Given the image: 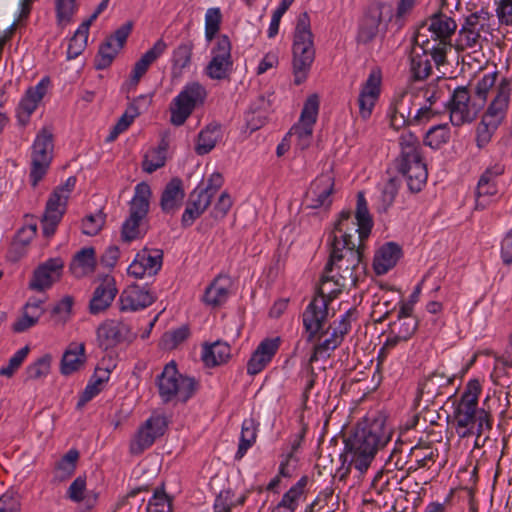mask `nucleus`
Segmentation results:
<instances>
[{
  "instance_id": "1",
  "label": "nucleus",
  "mask_w": 512,
  "mask_h": 512,
  "mask_svg": "<svg viewBox=\"0 0 512 512\" xmlns=\"http://www.w3.org/2000/svg\"><path fill=\"white\" fill-rule=\"evenodd\" d=\"M364 245H343L335 235L330 242V257L324 267L317 294L302 314L303 325L308 333V341L322 330L327 317L328 305L341 291L349 286H356L365 271L363 263Z\"/></svg>"
},
{
  "instance_id": "2",
  "label": "nucleus",
  "mask_w": 512,
  "mask_h": 512,
  "mask_svg": "<svg viewBox=\"0 0 512 512\" xmlns=\"http://www.w3.org/2000/svg\"><path fill=\"white\" fill-rule=\"evenodd\" d=\"M391 429L383 415L369 416L357 424L352 435L345 439L344 451L340 454L341 466L335 477L344 481L353 471L362 476L371 466L377 452L391 439Z\"/></svg>"
},
{
  "instance_id": "3",
  "label": "nucleus",
  "mask_w": 512,
  "mask_h": 512,
  "mask_svg": "<svg viewBox=\"0 0 512 512\" xmlns=\"http://www.w3.org/2000/svg\"><path fill=\"white\" fill-rule=\"evenodd\" d=\"M482 387L477 379L468 381L460 399L455 403L453 422L460 438L476 434L475 447H480V436L492 429L493 420L489 411L478 408Z\"/></svg>"
},
{
  "instance_id": "4",
  "label": "nucleus",
  "mask_w": 512,
  "mask_h": 512,
  "mask_svg": "<svg viewBox=\"0 0 512 512\" xmlns=\"http://www.w3.org/2000/svg\"><path fill=\"white\" fill-rule=\"evenodd\" d=\"M398 143L400 154L395 159L397 171L405 178L411 192H419L426 184L428 172L422 156V147L418 137L410 132L403 131Z\"/></svg>"
},
{
  "instance_id": "5",
  "label": "nucleus",
  "mask_w": 512,
  "mask_h": 512,
  "mask_svg": "<svg viewBox=\"0 0 512 512\" xmlns=\"http://www.w3.org/2000/svg\"><path fill=\"white\" fill-rule=\"evenodd\" d=\"M355 219L356 222L352 218L351 211H342L330 235L331 241L337 235L341 245L344 241L349 245H364V241L371 233L373 219L363 192L357 194Z\"/></svg>"
},
{
  "instance_id": "6",
  "label": "nucleus",
  "mask_w": 512,
  "mask_h": 512,
  "mask_svg": "<svg viewBox=\"0 0 512 512\" xmlns=\"http://www.w3.org/2000/svg\"><path fill=\"white\" fill-rule=\"evenodd\" d=\"M292 53L294 83L300 85L307 79L315 59L313 33L311 31L310 17L307 12H303L298 16L294 31Z\"/></svg>"
},
{
  "instance_id": "7",
  "label": "nucleus",
  "mask_w": 512,
  "mask_h": 512,
  "mask_svg": "<svg viewBox=\"0 0 512 512\" xmlns=\"http://www.w3.org/2000/svg\"><path fill=\"white\" fill-rule=\"evenodd\" d=\"M157 384L159 395L165 403L175 398L186 402L195 394L199 386L195 378L179 373L173 361L164 367L157 378Z\"/></svg>"
},
{
  "instance_id": "8",
  "label": "nucleus",
  "mask_w": 512,
  "mask_h": 512,
  "mask_svg": "<svg viewBox=\"0 0 512 512\" xmlns=\"http://www.w3.org/2000/svg\"><path fill=\"white\" fill-rule=\"evenodd\" d=\"M206 98L207 90L201 83H187L170 104V122L175 126L183 125L194 109L204 104Z\"/></svg>"
},
{
  "instance_id": "9",
  "label": "nucleus",
  "mask_w": 512,
  "mask_h": 512,
  "mask_svg": "<svg viewBox=\"0 0 512 512\" xmlns=\"http://www.w3.org/2000/svg\"><path fill=\"white\" fill-rule=\"evenodd\" d=\"M453 126L460 127L473 122L484 108L480 99L471 95L467 86L456 87L446 103Z\"/></svg>"
},
{
  "instance_id": "10",
  "label": "nucleus",
  "mask_w": 512,
  "mask_h": 512,
  "mask_svg": "<svg viewBox=\"0 0 512 512\" xmlns=\"http://www.w3.org/2000/svg\"><path fill=\"white\" fill-rule=\"evenodd\" d=\"M53 134L43 128L37 134L31 151L30 183L35 188L45 177L53 159Z\"/></svg>"
},
{
  "instance_id": "11",
  "label": "nucleus",
  "mask_w": 512,
  "mask_h": 512,
  "mask_svg": "<svg viewBox=\"0 0 512 512\" xmlns=\"http://www.w3.org/2000/svg\"><path fill=\"white\" fill-rule=\"evenodd\" d=\"M232 44L227 35H220L211 49V59L204 68V74L211 80H227L233 71Z\"/></svg>"
},
{
  "instance_id": "12",
  "label": "nucleus",
  "mask_w": 512,
  "mask_h": 512,
  "mask_svg": "<svg viewBox=\"0 0 512 512\" xmlns=\"http://www.w3.org/2000/svg\"><path fill=\"white\" fill-rule=\"evenodd\" d=\"M319 111V99L316 94L309 96L304 103L300 119L290 129V136L296 137V146L300 150L307 149L312 141L313 128Z\"/></svg>"
},
{
  "instance_id": "13",
  "label": "nucleus",
  "mask_w": 512,
  "mask_h": 512,
  "mask_svg": "<svg viewBox=\"0 0 512 512\" xmlns=\"http://www.w3.org/2000/svg\"><path fill=\"white\" fill-rule=\"evenodd\" d=\"M167 425L165 416L153 415L148 418L131 439L129 445L130 453L132 455H140L150 448L157 438L164 435Z\"/></svg>"
},
{
  "instance_id": "14",
  "label": "nucleus",
  "mask_w": 512,
  "mask_h": 512,
  "mask_svg": "<svg viewBox=\"0 0 512 512\" xmlns=\"http://www.w3.org/2000/svg\"><path fill=\"white\" fill-rule=\"evenodd\" d=\"M98 346L103 350L115 348L121 343L132 342L136 338L128 323L118 319L103 321L96 330Z\"/></svg>"
},
{
  "instance_id": "15",
  "label": "nucleus",
  "mask_w": 512,
  "mask_h": 512,
  "mask_svg": "<svg viewBox=\"0 0 512 512\" xmlns=\"http://www.w3.org/2000/svg\"><path fill=\"white\" fill-rule=\"evenodd\" d=\"M132 28V22H126L106 38V40L100 45L95 58L96 69L103 70L112 64L118 52L125 45Z\"/></svg>"
},
{
  "instance_id": "16",
  "label": "nucleus",
  "mask_w": 512,
  "mask_h": 512,
  "mask_svg": "<svg viewBox=\"0 0 512 512\" xmlns=\"http://www.w3.org/2000/svg\"><path fill=\"white\" fill-rule=\"evenodd\" d=\"M64 268V261L59 258H50L38 265L33 271L28 288L44 292L50 289L54 283L60 280Z\"/></svg>"
},
{
  "instance_id": "17",
  "label": "nucleus",
  "mask_w": 512,
  "mask_h": 512,
  "mask_svg": "<svg viewBox=\"0 0 512 512\" xmlns=\"http://www.w3.org/2000/svg\"><path fill=\"white\" fill-rule=\"evenodd\" d=\"M381 3L370 5L359 22L357 41L368 44L372 42L380 32L386 31V24L383 23V9Z\"/></svg>"
},
{
  "instance_id": "18",
  "label": "nucleus",
  "mask_w": 512,
  "mask_h": 512,
  "mask_svg": "<svg viewBox=\"0 0 512 512\" xmlns=\"http://www.w3.org/2000/svg\"><path fill=\"white\" fill-rule=\"evenodd\" d=\"M504 173V166L497 163L488 167L480 176L476 187V203L475 208L483 210L491 202V197L497 195L498 185L497 178Z\"/></svg>"
},
{
  "instance_id": "19",
  "label": "nucleus",
  "mask_w": 512,
  "mask_h": 512,
  "mask_svg": "<svg viewBox=\"0 0 512 512\" xmlns=\"http://www.w3.org/2000/svg\"><path fill=\"white\" fill-rule=\"evenodd\" d=\"M381 80V72L379 70H372L361 87L357 102L359 114L364 120L371 116L373 108L379 99Z\"/></svg>"
},
{
  "instance_id": "20",
  "label": "nucleus",
  "mask_w": 512,
  "mask_h": 512,
  "mask_svg": "<svg viewBox=\"0 0 512 512\" xmlns=\"http://www.w3.org/2000/svg\"><path fill=\"white\" fill-rule=\"evenodd\" d=\"M334 192V178L330 174H321L310 185L306 193V199L309 202L308 207L318 209L321 207L329 208L332 204V194Z\"/></svg>"
},
{
  "instance_id": "21",
  "label": "nucleus",
  "mask_w": 512,
  "mask_h": 512,
  "mask_svg": "<svg viewBox=\"0 0 512 512\" xmlns=\"http://www.w3.org/2000/svg\"><path fill=\"white\" fill-rule=\"evenodd\" d=\"M511 80L503 78L497 86L496 95L484 113V119L500 126L506 117L510 95Z\"/></svg>"
},
{
  "instance_id": "22",
  "label": "nucleus",
  "mask_w": 512,
  "mask_h": 512,
  "mask_svg": "<svg viewBox=\"0 0 512 512\" xmlns=\"http://www.w3.org/2000/svg\"><path fill=\"white\" fill-rule=\"evenodd\" d=\"M65 196L53 191L46 203L45 213L42 217V229L45 237H51L60 223L67 206Z\"/></svg>"
},
{
  "instance_id": "23",
  "label": "nucleus",
  "mask_w": 512,
  "mask_h": 512,
  "mask_svg": "<svg viewBox=\"0 0 512 512\" xmlns=\"http://www.w3.org/2000/svg\"><path fill=\"white\" fill-rule=\"evenodd\" d=\"M117 292L114 277L109 274L102 276L89 302L90 313L96 315L105 311L113 302Z\"/></svg>"
},
{
  "instance_id": "24",
  "label": "nucleus",
  "mask_w": 512,
  "mask_h": 512,
  "mask_svg": "<svg viewBox=\"0 0 512 512\" xmlns=\"http://www.w3.org/2000/svg\"><path fill=\"white\" fill-rule=\"evenodd\" d=\"M155 300L156 297L147 287L131 284L120 295V309L121 311H138L150 306Z\"/></svg>"
},
{
  "instance_id": "25",
  "label": "nucleus",
  "mask_w": 512,
  "mask_h": 512,
  "mask_svg": "<svg viewBox=\"0 0 512 512\" xmlns=\"http://www.w3.org/2000/svg\"><path fill=\"white\" fill-rule=\"evenodd\" d=\"M280 338H266L260 342L247 363V373H260L272 360L279 349Z\"/></svg>"
},
{
  "instance_id": "26",
  "label": "nucleus",
  "mask_w": 512,
  "mask_h": 512,
  "mask_svg": "<svg viewBox=\"0 0 512 512\" xmlns=\"http://www.w3.org/2000/svg\"><path fill=\"white\" fill-rule=\"evenodd\" d=\"M49 84V78L45 77L36 86L27 89L17 109V117L22 124H26L29 121L30 116L45 96Z\"/></svg>"
},
{
  "instance_id": "27",
  "label": "nucleus",
  "mask_w": 512,
  "mask_h": 512,
  "mask_svg": "<svg viewBox=\"0 0 512 512\" xmlns=\"http://www.w3.org/2000/svg\"><path fill=\"white\" fill-rule=\"evenodd\" d=\"M223 177L220 173L211 174L205 186H197L189 196V202L192 203L200 212L204 213L210 206L212 198L216 195L223 185Z\"/></svg>"
},
{
  "instance_id": "28",
  "label": "nucleus",
  "mask_w": 512,
  "mask_h": 512,
  "mask_svg": "<svg viewBox=\"0 0 512 512\" xmlns=\"http://www.w3.org/2000/svg\"><path fill=\"white\" fill-rule=\"evenodd\" d=\"M417 98L418 95L413 93H404L395 101L390 116V124L394 129L398 130L407 124H413L412 107L416 105Z\"/></svg>"
},
{
  "instance_id": "29",
  "label": "nucleus",
  "mask_w": 512,
  "mask_h": 512,
  "mask_svg": "<svg viewBox=\"0 0 512 512\" xmlns=\"http://www.w3.org/2000/svg\"><path fill=\"white\" fill-rule=\"evenodd\" d=\"M402 255L401 247L394 243L388 242L381 246L375 253L373 260V268L377 275H384L392 269Z\"/></svg>"
},
{
  "instance_id": "30",
  "label": "nucleus",
  "mask_w": 512,
  "mask_h": 512,
  "mask_svg": "<svg viewBox=\"0 0 512 512\" xmlns=\"http://www.w3.org/2000/svg\"><path fill=\"white\" fill-rule=\"evenodd\" d=\"M185 197L183 189V182L180 178H172L165 186L161 199L160 206L164 213L174 214Z\"/></svg>"
},
{
  "instance_id": "31",
  "label": "nucleus",
  "mask_w": 512,
  "mask_h": 512,
  "mask_svg": "<svg viewBox=\"0 0 512 512\" xmlns=\"http://www.w3.org/2000/svg\"><path fill=\"white\" fill-rule=\"evenodd\" d=\"M167 49V44L162 38L158 39L152 48L146 51L134 64L131 73V82L137 85L140 79L146 74L150 65L153 64Z\"/></svg>"
},
{
  "instance_id": "32",
  "label": "nucleus",
  "mask_w": 512,
  "mask_h": 512,
  "mask_svg": "<svg viewBox=\"0 0 512 512\" xmlns=\"http://www.w3.org/2000/svg\"><path fill=\"white\" fill-rule=\"evenodd\" d=\"M86 362L85 344L72 342L65 350L60 365L63 375H70L78 371Z\"/></svg>"
},
{
  "instance_id": "33",
  "label": "nucleus",
  "mask_w": 512,
  "mask_h": 512,
  "mask_svg": "<svg viewBox=\"0 0 512 512\" xmlns=\"http://www.w3.org/2000/svg\"><path fill=\"white\" fill-rule=\"evenodd\" d=\"M404 465L405 462L400 460L396 451H393L388 461L386 462V469L375 476L373 480V486L376 488L380 484V489L382 491L386 486L390 484L391 480H394L397 484L401 483L408 476V472L398 476V474L394 472V469L403 470Z\"/></svg>"
},
{
  "instance_id": "34",
  "label": "nucleus",
  "mask_w": 512,
  "mask_h": 512,
  "mask_svg": "<svg viewBox=\"0 0 512 512\" xmlns=\"http://www.w3.org/2000/svg\"><path fill=\"white\" fill-rule=\"evenodd\" d=\"M231 357V347L228 343L216 341L203 345L202 361L207 367H215L226 363Z\"/></svg>"
},
{
  "instance_id": "35",
  "label": "nucleus",
  "mask_w": 512,
  "mask_h": 512,
  "mask_svg": "<svg viewBox=\"0 0 512 512\" xmlns=\"http://www.w3.org/2000/svg\"><path fill=\"white\" fill-rule=\"evenodd\" d=\"M96 267V255L93 247H85L78 251L71 264L70 270L77 278L93 273Z\"/></svg>"
},
{
  "instance_id": "36",
  "label": "nucleus",
  "mask_w": 512,
  "mask_h": 512,
  "mask_svg": "<svg viewBox=\"0 0 512 512\" xmlns=\"http://www.w3.org/2000/svg\"><path fill=\"white\" fill-rule=\"evenodd\" d=\"M78 459L79 452L76 449H70L64 456H62L55 465L51 483L57 485L71 478L75 473Z\"/></svg>"
},
{
  "instance_id": "37",
  "label": "nucleus",
  "mask_w": 512,
  "mask_h": 512,
  "mask_svg": "<svg viewBox=\"0 0 512 512\" xmlns=\"http://www.w3.org/2000/svg\"><path fill=\"white\" fill-rule=\"evenodd\" d=\"M229 279L218 276L206 288L203 301L206 305L218 307L225 303L229 297Z\"/></svg>"
},
{
  "instance_id": "38",
  "label": "nucleus",
  "mask_w": 512,
  "mask_h": 512,
  "mask_svg": "<svg viewBox=\"0 0 512 512\" xmlns=\"http://www.w3.org/2000/svg\"><path fill=\"white\" fill-rule=\"evenodd\" d=\"M221 138V126L217 123H210L203 128L197 137L194 150L197 155H206L211 152Z\"/></svg>"
},
{
  "instance_id": "39",
  "label": "nucleus",
  "mask_w": 512,
  "mask_h": 512,
  "mask_svg": "<svg viewBox=\"0 0 512 512\" xmlns=\"http://www.w3.org/2000/svg\"><path fill=\"white\" fill-rule=\"evenodd\" d=\"M151 197V188L145 183L141 182L136 185L134 196L130 202V215L144 219L149 212Z\"/></svg>"
},
{
  "instance_id": "40",
  "label": "nucleus",
  "mask_w": 512,
  "mask_h": 512,
  "mask_svg": "<svg viewBox=\"0 0 512 512\" xmlns=\"http://www.w3.org/2000/svg\"><path fill=\"white\" fill-rule=\"evenodd\" d=\"M456 28L455 20L442 13L435 14L430 20L429 30L435 35V41L450 42V38Z\"/></svg>"
},
{
  "instance_id": "41",
  "label": "nucleus",
  "mask_w": 512,
  "mask_h": 512,
  "mask_svg": "<svg viewBox=\"0 0 512 512\" xmlns=\"http://www.w3.org/2000/svg\"><path fill=\"white\" fill-rule=\"evenodd\" d=\"M258 424L253 418H247L242 423L240 441L235 458L241 459L247 450L256 442Z\"/></svg>"
},
{
  "instance_id": "42",
  "label": "nucleus",
  "mask_w": 512,
  "mask_h": 512,
  "mask_svg": "<svg viewBox=\"0 0 512 512\" xmlns=\"http://www.w3.org/2000/svg\"><path fill=\"white\" fill-rule=\"evenodd\" d=\"M136 259L144 270H146V275L153 277L155 276L162 267L163 262V252L159 249L148 250L143 249L142 251L136 254Z\"/></svg>"
},
{
  "instance_id": "43",
  "label": "nucleus",
  "mask_w": 512,
  "mask_h": 512,
  "mask_svg": "<svg viewBox=\"0 0 512 512\" xmlns=\"http://www.w3.org/2000/svg\"><path fill=\"white\" fill-rule=\"evenodd\" d=\"M37 224L29 223L21 227L11 244V252L16 253L17 258L21 257L25 248L30 244L32 239L36 236Z\"/></svg>"
},
{
  "instance_id": "44",
  "label": "nucleus",
  "mask_w": 512,
  "mask_h": 512,
  "mask_svg": "<svg viewBox=\"0 0 512 512\" xmlns=\"http://www.w3.org/2000/svg\"><path fill=\"white\" fill-rule=\"evenodd\" d=\"M194 43L191 40L181 42L173 51L172 63L173 69L178 70V74L189 67L192 60Z\"/></svg>"
},
{
  "instance_id": "45",
  "label": "nucleus",
  "mask_w": 512,
  "mask_h": 512,
  "mask_svg": "<svg viewBox=\"0 0 512 512\" xmlns=\"http://www.w3.org/2000/svg\"><path fill=\"white\" fill-rule=\"evenodd\" d=\"M167 144L163 141L157 148L149 150L142 163L143 170L147 173H153L163 167L166 163Z\"/></svg>"
},
{
  "instance_id": "46",
  "label": "nucleus",
  "mask_w": 512,
  "mask_h": 512,
  "mask_svg": "<svg viewBox=\"0 0 512 512\" xmlns=\"http://www.w3.org/2000/svg\"><path fill=\"white\" fill-rule=\"evenodd\" d=\"M449 138L450 130L447 124L435 125L426 132L424 144L433 149H438L447 143Z\"/></svg>"
},
{
  "instance_id": "47",
  "label": "nucleus",
  "mask_w": 512,
  "mask_h": 512,
  "mask_svg": "<svg viewBox=\"0 0 512 512\" xmlns=\"http://www.w3.org/2000/svg\"><path fill=\"white\" fill-rule=\"evenodd\" d=\"M432 71V65L427 55L419 54L416 49L412 51L411 55V72L416 80H423L427 78Z\"/></svg>"
},
{
  "instance_id": "48",
  "label": "nucleus",
  "mask_w": 512,
  "mask_h": 512,
  "mask_svg": "<svg viewBox=\"0 0 512 512\" xmlns=\"http://www.w3.org/2000/svg\"><path fill=\"white\" fill-rule=\"evenodd\" d=\"M418 328L416 317L398 318L390 324L391 334H398L399 339H410Z\"/></svg>"
},
{
  "instance_id": "49",
  "label": "nucleus",
  "mask_w": 512,
  "mask_h": 512,
  "mask_svg": "<svg viewBox=\"0 0 512 512\" xmlns=\"http://www.w3.org/2000/svg\"><path fill=\"white\" fill-rule=\"evenodd\" d=\"M51 356L44 355L27 366L24 381L38 380L46 377L50 372Z\"/></svg>"
},
{
  "instance_id": "50",
  "label": "nucleus",
  "mask_w": 512,
  "mask_h": 512,
  "mask_svg": "<svg viewBox=\"0 0 512 512\" xmlns=\"http://www.w3.org/2000/svg\"><path fill=\"white\" fill-rule=\"evenodd\" d=\"M73 304V297L68 295L55 304L50 313L55 325H64L69 320Z\"/></svg>"
},
{
  "instance_id": "51",
  "label": "nucleus",
  "mask_w": 512,
  "mask_h": 512,
  "mask_svg": "<svg viewBox=\"0 0 512 512\" xmlns=\"http://www.w3.org/2000/svg\"><path fill=\"white\" fill-rule=\"evenodd\" d=\"M307 484V478L302 477L295 485H293L282 497L278 505L283 507H289L292 512L298 506L299 499L304 493V488Z\"/></svg>"
},
{
  "instance_id": "52",
  "label": "nucleus",
  "mask_w": 512,
  "mask_h": 512,
  "mask_svg": "<svg viewBox=\"0 0 512 512\" xmlns=\"http://www.w3.org/2000/svg\"><path fill=\"white\" fill-rule=\"evenodd\" d=\"M452 383V378L444 373H439L438 371H434L430 375H428L424 381L419 383V393L423 394L433 393L434 389L447 386Z\"/></svg>"
},
{
  "instance_id": "53",
  "label": "nucleus",
  "mask_w": 512,
  "mask_h": 512,
  "mask_svg": "<svg viewBox=\"0 0 512 512\" xmlns=\"http://www.w3.org/2000/svg\"><path fill=\"white\" fill-rule=\"evenodd\" d=\"M410 456L415 459L417 464L414 469L424 468L428 466V462H434L435 450L429 444H417L410 449ZM411 469H413V467L409 468V470Z\"/></svg>"
},
{
  "instance_id": "54",
  "label": "nucleus",
  "mask_w": 512,
  "mask_h": 512,
  "mask_svg": "<svg viewBox=\"0 0 512 512\" xmlns=\"http://www.w3.org/2000/svg\"><path fill=\"white\" fill-rule=\"evenodd\" d=\"M490 14L481 9L480 11L474 12L465 18V22L462 27L477 31L479 33L487 32L489 29Z\"/></svg>"
},
{
  "instance_id": "55",
  "label": "nucleus",
  "mask_w": 512,
  "mask_h": 512,
  "mask_svg": "<svg viewBox=\"0 0 512 512\" xmlns=\"http://www.w3.org/2000/svg\"><path fill=\"white\" fill-rule=\"evenodd\" d=\"M146 512H172V499L162 489H156L149 500Z\"/></svg>"
},
{
  "instance_id": "56",
  "label": "nucleus",
  "mask_w": 512,
  "mask_h": 512,
  "mask_svg": "<svg viewBox=\"0 0 512 512\" xmlns=\"http://www.w3.org/2000/svg\"><path fill=\"white\" fill-rule=\"evenodd\" d=\"M497 72L487 73L480 78L474 88L473 96L476 99H480L482 106L484 107L487 102V96L490 89L495 85L497 80Z\"/></svg>"
},
{
  "instance_id": "57",
  "label": "nucleus",
  "mask_w": 512,
  "mask_h": 512,
  "mask_svg": "<svg viewBox=\"0 0 512 512\" xmlns=\"http://www.w3.org/2000/svg\"><path fill=\"white\" fill-rule=\"evenodd\" d=\"M88 33L78 28L70 38L67 48V59H75L85 50L88 40Z\"/></svg>"
},
{
  "instance_id": "58",
  "label": "nucleus",
  "mask_w": 512,
  "mask_h": 512,
  "mask_svg": "<svg viewBox=\"0 0 512 512\" xmlns=\"http://www.w3.org/2000/svg\"><path fill=\"white\" fill-rule=\"evenodd\" d=\"M222 14L219 8H209L205 14V37L211 41L220 29Z\"/></svg>"
},
{
  "instance_id": "59",
  "label": "nucleus",
  "mask_w": 512,
  "mask_h": 512,
  "mask_svg": "<svg viewBox=\"0 0 512 512\" xmlns=\"http://www.w3.org/2000/svg\"><path fill=\"white\" fill-rule=\"evenodd\" d=\"M106 215L102 211L87 215L82 220V232L88 236L97 235L105 225Z\"/></svg>"
},
{
  "instance_id": "60",
  "label": "nucleus",
  "mask_w": 512,
  "mask_h": 512,
  "mask_svg": "<svg viewBox=\"0 0 512 512\" xmlns=\"http://www.w3.org/2000/svg\"><path fill=\"white\" fill-rule=\"evenodd\" d=\"M142 220L143 219L141 218L129 215V217L124 221L121 229V238L124 242H131L143 236L140 229V222Z\"/></svg>"
},
{
  "instance_id": "61",
  "label": "nucleus",
  "mask_w": 512,
  "mask_h": 512,
  "mask_svg": "<svg viewBox=\"0 0 512 512\" xmlns=\"http://www.w3.org/2000/svg\"><path fill=\"white\" fill-rule=\"evenodd\" d=\"M30 349L25 346L19 349L10 359L7 366L0 369V376L11 378L15 372L21 367L22 363L26 359Z\"/></svg>"
},
{
  "instance_id": "62",
  "label": "nucleus",
  "mask_w": 512,
  "mask_h": 512,
  "mask_svg": "<svg viewBox=\"0 0 512 512\" xmlns=\"http://www.w3.org/2000/svg\"><path fill=\"white\" fill-rule=\"evenodd\" d=\"M498 127V125L492 123L491 121L482 118V120L480 121L476 128L477 146L479 148H482L485 145H487L490 142L493 134L498 129Z\"/></svg>"
},
{
  "instance_id": "63",
  "label": "nucleus",
  "mask_w": 512,
  "mask_h": 512,
  "mask_svg": "<svg viewBox=\"0 0 512 512\" xmlns=\"http://www.w3.org/2000/svg\"><path fill=\"white\" fill-rule=\"evenodd\" d=\"M422 43H423V46L421 47V50L425 55L428 51H431V57L437 65H441V64L445 63L447 48L450 45V42L439 40V42L437 44L433 45L432 47H429L428 40H426V41L423 40Z\"/></svg>"
},
{
  "instance_id": "64",
  "label": "nucleus",
  "mask_w": 512,
  "mask_h": 512,
  "mask_svg": "<svg viewBox=\"0 0 512 512\" xmlns=\"http://www.w3.org/2000/svg\"><path fill=\"white\" fill-rule=\"evenodd\" d=\"M76 11V0H56V17L59 24L71 21Z\"/></svg>"
}]
</instances>
